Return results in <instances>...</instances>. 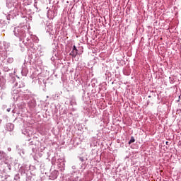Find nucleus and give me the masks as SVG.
Instances as JSON below:
<instances>
[{"label":"nucleus","mask_w":181,"mask_h":181,"mask_svg":"<svg viewBox=\"0 0 181 181\" xmlns=\"http://www.w3.org/2000/svg\"><path fill=\"white\" fill-rule=\"evenodd\" d=\"M80 160H81V162H83V160H84V159H83V158H80Z\"/></svg>","instance_id":"39448f33"},{"label":"nucleus","mask_w":181,"mask_h":181,"mask_svg":"<svg viewBox=\"0 0 181 181\" xmlns=\"http://www.w3.org/2000/svg\"><path fill=\"white\" fill-rule=\"evenodd\" d=\"M54 173H55L56 175H57V174L59 173V171L55 170V171H54Z\"/></svg>","instance_id":"20e7f679"},{"label":"nucleus","mask_w":181,"mask_h":181,"mask_svg":"<svg viewBox=\"0 0 181 181\" xmlns=\"http://www.w3.org/2000/svg\"><path fill=\"white\" fill-rule=\"evenodd\" d=\"M8 112H9V111H11V109H7Z\"/></svg>","instance_id":"423d86ee"},{"label":"nucleus","mask_w":181,"mask_h":181,"mask_svg":"<svg viewBox=\"0 0 181 181\" xmlns=\"http://www.w3.org/2000/svg\"><path fill=\"white\" fill-rule=\"evenodd\" d=\"M72 50H77V48L76 47V45L73 46V49Z\"/></svg>","instance_id":"7ed1b4c3"},{"label":"nucleus","mask_w":181,"mask_h":181,"mask_svg":"<svg viewBox=\"0 0 181 181\" xmlns=\"http://www.w3.org/2000/svg\"><path fill=\"white\" fill-rule=\"evenodd\" d=\"M134 142H135V138H134V136H132L130 141H129V145H131V144H134Z\"/></svg>","instance_id":"f03ea898"},{"label":"nucleus","mask_w":181,"mask_h":181,"mask_svg":"<svg viewBox=\"0 0 181 181\" xmlns=\"http://www.w3.org/2000/svg\"><path fill=\"white\" fill-rule=\"evenodd\" d=\"M168 141H166V145H168Z\"/></svg>","instance_id":"0eeeda50"},{"label":"nucleus","mask_w":181,"mask_h":181,"mask_svg":"<svg viewBox=\"0 0 181 181\" xmlns=\"http://www.w3.org/2000/svg\"><path fill=\"white\" fill-rule=\"evenodd\" d=\"M78 54V49H72V51L70 53V55L73 56L74 57H76V56H77Z\"/></svg>","instance_id":"f257e3e1"}]
</instances>
